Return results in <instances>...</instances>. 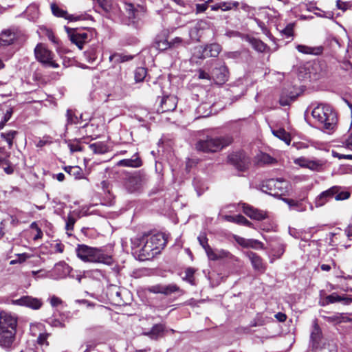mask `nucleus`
<instances>
[{
  "label": "nucleus",
  "mask_w": 352,
  "mask_h": 352,
  "mask_svg": "<svg viewBox=\"0 0 352 352\" xmlns=\"http://www.w3.org/2000/svg\"><path fill=\"white\" fill-rule=\"evenodd\" d=\"M134 248H141L139 250V258L142 261L149 260L160 254L166 244V239L163 233L144 234L131 240Z\"/></svg>",
  "instance_id": "1"
},
{
  "label": "nucleus",
  "mask_w": 352,
  "mask_h": 352,
  "mask_svg": "<svg viewBox=\"0 0 352 352\" xmlns=\"http://www.w3.org/2000/svg\"><path fill=\"white\" fill-rule=\"evenodd\" d=\"M16 318L7 314H0V347L10 351L14 348L16 333Z\"/></svg>",
  "instance_id": "2"
},
{
  "label": "nucleus",
  "mask_w": 352,
  "mask_h": 352,
  "mask_svg": "<svg viewBox=\"0 0 352 352\" xmlns=\"http://www.w3.org/2000/svg\"><path fill=\"white\" fill-rule=\"evenodd\" d=\"M311 116L318 126L324 131L331 132L337 125L338 118L332 107L326 104H318L311 110Z\"/></svg>",
  "instance_id": "3"
},
{
  "label": "nucleus",
  "mask_w": 352,
  "mask_h": 352,
  "mask_svg": "<svg viewBox=\"0 0 352 352\" xmlns=\"http://www.w3.org/2000/svg\"><path fill=\"white\" fill-rule=\"evenodd\" d=\"M76 253L77 256L84 262L101 263L108 265L113 262L112 256L102 248L79 244L76 248Z\"/></svg>",
  "instance_id": "4"
},
{
  "label": "nucleus",
  "mask_w": 352,
  "mask_h": 352,
  "mask_svg": "<svg viewBox=\"0 0 352 352\" xmlns=\"http://www.w3.org/2000/svg\"><path fill=\"white\" fill-rule=\"evenodd\" d=\"M232 142V138L230 136L207 137L206 139L199 140L196 143L195 148L204 153H215L228 146Z\"/></svg>",
  "instance_id": "5"
},
{
  "label": "nucleus",
  "mask_w": 352,
  "mask_h": 352,
  "mask_svg": "<svg viewBox=\"0 0 352 352\" xmlns=\"http://www.w3.org/2000/svg\"><path fill=\"white\" fill-rule=\"evenodd\" d=\"M37 61L46 67L58 68L59 65L54 60V54L43 43H38L34 50Z\"/></svg>",
  "instance_id": "6"
},
{
  "label": "nucleus",
  "mask_w": 352,
  "mask_h": 352,
  "mask_svg": "<svg viewBox=\"0 0 352 352\" xmlns=\"http://www.w3.org/2000/svg\"><path fill=\"white\" fill-rule=\"evenodd\" d=\"M146 175L136 172L125 178L124 187L129 192H140L147 183Z\"/></svg>",
  "instance_id": "7"
},
{
  "label": "nucleus",
  "mask_w": 352,
  "mask_h": 352,
  "mask_svg": "<svg viewBox=\"0 0 352 352\" xmlns=\"http://www.w3.org/2000/svg\"><path fill=\"white\" fill-rule=\"evenodd\" d=\"M263 190L274 197H281L287 192L288 183L283 179H271L263 184Z\"/></svg>",
  "instance_id": "8"
},
{
  "label": "nucleus",
  "mask_w": 352,
  "mask_h": 352,
  "mask_svg": "<svg viewBox=\"0 0 352 352\" xmlns=\"http://www.w3.org/2000/svg\"><path fill=\"white\" fill-rule=\"evenodd\" d=\"M148 291L153 294H161L165 296H170L175 293H179L182 295L184 293V292L175 283L168 285H155L149 287Z\"/></svg>",
  "instance_id": "9"
},
{
  "label": "nucleus",
  "mask_w": 352,
  "mask_h": 352,
  "mask_svg": "<svg viewBox=\"0 0 352 352\" xmlns=\"http://www.w3.org/2000/svg\"><path fill=\"white\" fill-rule=\"evenodd\" d=\"M11 303L14 305L23 306L34 310L39 309L42 305V300L31 296H23L19 299L12 300Z\"/></svg>",
  "instance_id": "10"
},
{
  "label": "nucleus",
  "mask_w": 352,
  "mask_h": 352,
  "mask_svg": "<svg viewBox=\"0 0 352 352\" xmlns=\"http://www.w3.org/2000/svg\"><path fill=\"white\" fill-rule=\"evenodd\" d=\"M229 161L238 170L243 171L247 169L250 164L249 157L243 152H236L229 155Z\"/></svg>",
  "instance_id": "11"
},
{
  "label": "nucleus",
  "mask_w": 352,
  "mask_h": 352,
  "mask_svg": "<svg viewBox=\"0 0 352 352\" xmlns=\"http://www.w3.org/2000/svg\"><path fill=\"white\" fill-rule=\"evenodd\" d=\"M177 105V98L173 95L163 96L160 100V107L157 109L158 113L174 111Z\"/></svg>",
  "instance_id": "12"
},
{
  "label": "nucleus",
  "mask_w": 352,
  "mask_h": 352,
  "mask_svg": "<svg viewBox=\"0 0 352 352\" xmlns=\"http://www.w3.org/2000/svg\"><path fill=\"white\" fill-rule=\"evenodd\" d=\"M69 40L75 44L80 50H82L85 43L90 41V34L86 32H78L76 30H72L68 32Z\"/></svg>",
  "instance_id": "13"
},
{
  "label": "nucleus",
  "mask_w": 352,
  "mask_h": 352,
  "mask_svg": "<svg viewBox=\"0 0 352 352\" xmlns=\"http://www.w3.org/2000/svg\"><path fill=\"white\" fill-rule=\"evenodd\" d=\"M241 205L243 212L252 219L262 221L267 218V213L265 211L255 208L245 203H241Z\"/></svg>",
  "instance_id": "14"
},
{
  "label": "nucleus",
  "mask_w": 352,
  "mask_h": 352,
  "mask_svg": "<svg viewBox=\"0 0 352 352\" xmlns=\"http://www.w3.org/2000/svg\"><path fill=\"white\" fill-rule=\"evenodd\" d=\"M71 267L65 262H60L55 265L50 272V278L58 280L67 277L71 272Z\"/></svg>",
  "instance_id": "15"
},
{
  "label": "nucleus",
  "mask_w": 352,
  "mask_h": 352,
  "mask_svg": "<svg viewBox=\"0 0 352 352\" xmlns=\"http://www.w3.org/2000/svg\"><path fill=\"white\" fill-rule=\"evenodd\" d=\"M209 252L207 256L210 260L218 261L221 259H228L231 261H237V258L229 251L224 249L208 248Z\"/></svg>",
  "instance_id": "16"
},
{
  "label": "nucleus",
  "mask_w": 352,
  "mask_h": 352,
  "mask_svg": "<svg viewBox=\"0 0 352 352\" xmlns=\"http://www.w3.org/2000/svg\"><path fill=\"white\" fill-rule=\"evenodd\" d=\"M235 241L245 248L263 249V243L258 240L253 239H245L239 236H234Z\"/></svg>",
  "instance_id": "17"
},
{
  "label": "nucleus",
  "mask_w": 352,
  "mask_h": 352,
  "mask_svg": "<svg viewBox=\"0 0 352 352\" xmlns=\"http://www.w3.org/2000/svg\"><path fill=\"white\" fill-rule=\"evenodd\" d=\"M337 192V186H333L321 192L315 199L316 207L323 206L329 199H332Z\"/></svg>",
  "instance_id": "18"
},
{
  "label": "nucleus",
  "mask_w": 352,
  "mask_h": 352,
  "mask_svg": "<svg viewBox=\"0 0 352 352\" xmlns=\"http://www.w3.org/2000/svg\"><path fill=\"white\" fill-rule=\"evenodd\" d=\"M295 164L302 168H307L311 170H318L322 164L318 160H311L305 157L296 158L294 160Z\"/></svg>",
  "instance_id": "19"
},
{
  "label": "nucleus",
  "mask_w": 352,
  "mask_h": 352,
  "mask_svg": "<svg viewBox=\"0 0 352 352\" xmlns=\"http://www.w3.org/2000/svg\"><path fill=\"white\" fill-rule=\"evenodd\" d=\"M246 255L251 261V263L255 270L261 272H265L266 266L262 258L259 255L251 251L248 252Z\"/></svg>",
  "instance_id": "20"
},
{
  "label": "nucleus",
  "mask_w": 352,
  "mask_h": 352,
  "mask_svg": "<svg viewBox=\"0 0 352 352\" xmlns=\"http://www.w3.org/2000/svg\"><path fill=\"white\" fill-rule=\"evenodd\" d=\"M228 69L222 65L219 67H215L211 73V78L218 84H223L228 80Z\"/></svg>",
  "instance_id": "21"
},
{
  "label": "nucleus",
  "mask_w": 352,
  "mask_h": 352,
  "mask_svg": "<svg viewBox=\"0 0 352 352\" xmlns=\"http://www.w3.org/2000/svg\"><path fill=\"white\" fill-rule=\"evenodd\" d=\"M142 164V160L139 157L138 153L134 154L131 158L121 160L117 163V165L119 166L131 168H138L140 167Z\"/></svg>",
  "instance_id": "22"
},
{
  "label": "nucleus",
  "mask_w": 352,
  "mask_h": 352,
  "mask_svg": "<svg viewBox=\"0 0 352 352\" xmlns=\"http://www.w3.org/2000/svg\"><path fill=\"white\" fill-rule=\"evenodd\" d=\"M51 9L53 14L57 17H62L69 21H79L81 19L80 16L69 15L67 11L61 9L55 3L51 5Z\"/></svg>",
  "instance_id": "23"
},
{
  "label": "nucleus",
  "mask_w": 352,
  "mask_h": 352,
  "mask_svg": "<svg viewBox=\"0 0 352 352\" xmlns=\"http://www.w3.org/2000/svg\"><path fill=\"white\" fill-rule=\"evenodd\" d=\"M165 331V327L162 324H155L151 329L147 332H144L143 334L149 337L152 340H157L158 338L163 336Z\"/></svg>",
  "instance_id": "24"
},
{
  "label": "nucleus",
  "mask_w": 352,
  "mask_h": 352,
  "mask_svg": "<svg viewBox=\"0 0 352 352\" xmlns=\"http://www.w3.org/2000/svg\"><path fill=\"white\" fill-rule=\"evenodd\" d=\"M221 46L218 43L207 45L203 50V56L207 57H217L221 51Z\"/></svg>",
  "instance_id": "25"
},
{
  "label": "nucleus",
  "mask_w": 352,
  "mask_h": 352,
  "mask_svg": "<svg viewBox=\"0 0 352 352\" xmlns=\"http://www.w3.org/2000/svg\"><path fill=\"white\" fill-rule=\"evenodd\" d=\"M245 40L251 44L255 50L259 52H263L266 50L267 48H268L267 45L262 41L254 37H251L248 35L245 36Z\"/></svg>",
  "instance_id": "26"
},
{
  "label": "nucleus",
  "mask_w": 352,
  "mask_h": 352,
  "mask_svg": "<svg viewBox=\"0 0 352 352\" xmlns=\"http://www.w3.org/2000/svg\"><path fill=\"white\" fill-rule=\"evenodd\" d=\"M18 133L19 132L17 131L9 130L1 133L0 138L1 140L7 143L8 148L11 149L13 146L14 140L16 138Z\"/></svg>",
  "instance_id": "27"
},
{
  "label": "nucleus",
  "mask_w": 352,
  "mask_h": 352,
  "mask_svg": "<svg viewBox=\"0 0 352 352\" xmlns=\"http://www.w3.org/2000/svg\"><path fill=\"white\" fill-rule=\"evenodd\" d=\"M296 49L300 53L313 55H319L322 54L323 51V48L321 46L313 47L304 45H298Z\"/></svg>",
  "instance_id": "28"
},
{
  "label": "nucleus",
  "mask_w": 352,
  "mask_h": 352,
  "mask_svg": "<svg viewBox=\"0 0 352 352\" xmlns=\"http://www.w3.org/2000/svg\"><path fill=\"white\" fill-rule=\"evenodd\" d=\"M123 292H124L123 289L117 287L116 286H113L110 288V296L112 300H113L116 304L120 305L124 303V301L122 298Z\"/></svg>",
  "instance_id": "29"
},
{
  "label": "nucleus",
  "mask_w": 352,
  "mask_h": 352,
  "mask_svg": "<svg viewBox=\"0 0 352 352\" xmlns=\"http://www.w3.org/2000/svg\"><path fill=\"white\" fill-rule=\"evenodd\" d=\"M342 300H345L346 304H349V302H351V300L350 298H342L338 296L336 293H333L332 294L325 297V298L320 303L322 306H326L329 304L334 303L336 302H340Z\"/></svg>",
  "instance_id": "30"
},
{
  "label": "nucleus",
  "mask_w": 352,
  "mask_h": 352,
  "mask_svg": "<svg viewBox=\"0 0 352 352\" xmlns=\"http://www.w3.org/2000/svg\"><path fill=\"white\" fill-rule=\"evenodd\" d=\"M15 39L14 33L6 30L0 34V47L11 45Z\"/></svg>",
  "instance_id": "31"
},
{
  "label": "nucleus",
  "mask_w": 352,
  "mask_h": 352,
  "mask_svg": "<svg viewBox=\"0 0 352 352\" xmlns=\"http://www.w3.org/2000/svg\"><path fill=\"white\" fill-rule=\"evenodd\" d=\"M321 339V330L318 324H314L311 333V347L317 348Z\"/></svg>",
  "instance_id": "32"
},
{
  "label": "nucleus",
  "mask_w": 352,
  "mask_h": 352,
  "mask_svg": "<svg viewBox=\"0 0 352 352\" xmlns=\"http://www.w3.org/2000/svg\"><path fill=\"white\" fill-rule=\"evenodd\" d=\"M64 170L66 173H67L71 176L74 177L76 179H80L85 177L84 172L82 169L78 166H65Z\"/></svg>",
  "instance_id": "33"
},
{
  "label": "nucleus",
  "mask_w": 352,
  "mask_h": 352,
  "mask_svg": "<svg viewBox=\"0 0 352 352\" xmlns=\"http://www.w3.org/2000/svg\"><path fill=\"white\" fill-rule=\"evenodd\" d=\"M89 148L96 154H104L109 151L108 145L104 142L91 144Z\"/></svg>",
  "instance_id": "34"
},
{
  "label": "nucleus",
  "mask_w": 352,
  "mask_h": 352,
  "mask_svg": "<svg viewBox=\"0 0 352 352\" xmlns=\"http://www.w3.org/2000/svg\"><path fill=\"white\" fill-rule=\"evenodd\" d=\"M284 201L288 204L291 209L295 210L298 212H304L307 210L306 206L302 203V201H297L292 199H284Z\"/></svg>",
  "instance_id": "35"
},
{
  "label": "nucleus",
  "mask_w": 352,
  "mask_h": 352,
  "mask_svg": "<svg viewBox=\"0 0 352 352\" xmlns=\"http://www.w3.org/2000/svg\"><path fill=\"white\" fill-rule=\"evenodd\" d=\"M272 133L274 136L285 142L287 144H289L291 142L290 135L286 132L284 129H278L277 130H272Z\"/></svg>",
  "instance_id": "36"
},
{
  "label": "nucleus",
  "mask_w": 352,
  "mask_h": 352,
  "mask_svg": "<svg viewBox=\"0 0 352 352\" xmlns=\"http://www.w3.org/2000/svg\"><path fill=\"white\" fill-rule=\"evenodd\" d=\"M275 160L269 154L261 153L256 155V162L259 165L273 164Z\"/></svg>",
  "instance_id": "37"
},
{
  "label": "nucleus",
  "mask_w": 352,
  "mask_h": 352,
  "mask_svg": "<svg viewBox=\"0 0 352 352\" xmlns=\"http://www.w3.org/2000/svg\"><path fill=\"white\" fill-rule=\"evenodd\" d=\"M315 352H337V346L333 343H324L322 346L320 344L314 348Z\"/></svg>",
  "instance_id": "38"
},
{
  "label": "nucleus",
  "mask_w": 352,
  "mask_h": 352,
  "mask_svg": "<svg viewBox=\"0 0 352 352\" xmlns=\"http://www.w3.org/2000/svg\"><path fill=\"white\" fill-rule=\"evenodd\" d=\"M85 56L89 63H94L98 56L97 46L93 45L89 50L85 52Z\"/></svg>",
  "instance_id": "39"
},
{
  "label": "nucleus",
  "mask_w": 352,
  "mask_h": 352,
  "mask_svg": "<svg viewBox=\"0 0 352 352\" xmlns=\"http://www.w3.org/2000/svg\"><path fill=\"white\" fill-rule=\"evenodd\" d=\"M296 98V95L289 94L288 95L285 92H283L279 100V102L282 106L289 105Z\"/></svg>",
  "instance_id": "40"
},
{
  "label": "nucleus",
  "mask_w": 352,
  "mask_h": 352,
  "mask_svg": "<svg viewBox=\"0 0 352 352\" xmlns=\"http://www.w3.org/2000/svg\"><path fill=\"white\" fill-rule=\"evenodd\" d=\"M133 58V56L126 55L123 54H114L109 57L111 61L114 60L116 63H124L131 60Z\"/></svg>",
  "instance_id": "41"
},
{
  "label": "nucleus",
  "mask_w": 352,
  "mask_h": 352,
  "mask_svg": "<svg viewBox=\"0 0 352 352\" xmlns=\"http://www.w3.org/2000/svg\"><path fill=\"white\" fill-rule=\"evenodd\" d=\"M195 272V270L192 267H188L185 270V276L183 277V280L187 281L190 285H195L194 274Z\"/></svg>",
  "instance_id": "42"
},
{
  "label": "nucleus",
  "mask_w": 352,
  "mask_h": 352,
  "mask_svg": "<svg viewBox=\"0 0 352 352\" xmlns=\"http://www.w3.org/2000/svg\"><path fill=\"white\" fill-rule=\"evenodd\" d=\"M147 70L144 67H138L135 71V80L136 82H142L145 78Z\"/></svg>",
  "instance_id": "43"
},
{
  "label": "nucleus",
  "mask_w": 352,
  "mask_h": 352,
  "mask_svg": "<svg viewBox=\"0 0 352 352\" xmlns=\"http://www.w3.org/2000/svg\"><path fill=\"white\" fill-rule=\"evenodd\" d=\"M221 5L222 11H228L232 8H236L239 6V3L234 1H222L221 2Z\"/></svg>",
  "instance_id": "44"
},
{
  "label": "nucleus",
  "mask_w": 352,
  "mask_h": 352,
  "mask_svg": "<svg viewBox=\"0 0 352 352\" xmlns=\"http://www.w3.org/2000/svg\"><path fill=\"white\" fill-rule=\"evenodd\" d=\"M235 223L245 226L250 228L253 227L252 223L248 221L245 217L241 214L235 215Z\"/></svg>",
  "instance_id": "45"
},
{
  "label": "nucleus",
  "mask_w": 352,
  "mask_h": 352,
  "mask_svg": "<svg viewBox=\"0 0 352 352\" xmlns=\"http://www.w3.org/2000/svg\"><path fill=\"white\" fill-rule=\"evenodd\" d=\"M32 275L36 280L39 278H50V272H46L44 270H40L38 271H32Z\"/></svg>",
  "instance_id": "46"
},
{
  "label": "nucleus",
  "mask_w": 352,
  "mask_h": 352,
  "mask_svg": "<svg viewBox=\"0 0 352 352\" xmlns=\"http://www.w3.org/2000/svg\"><path fill=\"white\" fill-rule=\"evenodd\" d=\"M68 147L72 153L82 151V148L80 145L79 140H74L68 142Z\"/></svg>",
  "instance_id": "47"
},
{
  "label": "nucleus",
  "mask_w": 352,
  "mask_h": 352,
  "mask_svg": "<svg viewBox=\"0 0 352 352\" xmlns=\"http://www.w3.org/2000/svg\"><path fill=\"white\" fill-rule=\"evenodd\" d=\"M350 197V193L347 191H340V188L337 186V192L334 195L336 200H345Z\"/></svg>",
  "instance_id": "48"
},
{
  "label": "nucleus",
  "mask_w": 352,
  "mask_h": 352,
  "mask_svg": "<svg viewBox=\"0 0 352 352\" xmlns=\"http://www.w3.org/2000/svg\"><path fill=\"white\" fill-rule=\"evenodd\" d=\"M78 117L74 113V112L68 109L67 111V124H76L78 123Z\"/></svg>",
  "instance_id": "49"
},
{
  "label": "nucleus",
  "mask_w": 352,
  "mask_h": 352,
  "mask_svg": "<svg viewBox=\"0 0 352 352\" xmlns=\"http://www.w3.org/2000/svg\"><path fill=\"white\" fill-rule=\"evenodd\" d=\"M199 244L201 245V247L204 249L206 254L208 253L209 250L208 248H212L208 244V239L207 237L204 235H200L197 238Z\"/></svg>",
  "instance_id": "50"
},
{
  "label": "nucleus",
  "mask_w": 352,
  "mask_h": 352,
  "mask_svg": "<svg viewBox=\"0 0 352 352\" xmlns=\"http://www.w3.org/2000/svg\"><path fill=\"white\" fill-rule=\"evenodd\" d=\"M280 33L283 35L286 36V37H291L294 34V24L289 23L283 30H281Z\"/></svg>",
  "instance_id": "51"
},
{
  "label": "nucleus",
  "mask_w": 352,
  "mask_h": 352,
  "mask_svg": "<svg viewBox=\"0 0 352 352\" xmlns=\"http://www.w3.org/2000/svg\"><path fill=\"white\" fill-rule=\"evenodd\" d=\"M65 221H66V226H65L66 230L67 231L73 230L74 224L76 223V219L69 214L67 216V219H65Z\"/></svg>",
  "instance_id": "52"
},
{
  "label": "nucleus",
  "mask_w": 352,
  "mask_h": 352,
  "mask_svg": "<svg viewBox=\"0 0 352 352\" xmlns=\"http://www.w3.org/2000/svg\"><path fill=\"white\" fill-rule=\"evenodd\" d=\"M52 143L50 137L45 136L42 139H39L38 142L36 143V146L38 148H41L47 144H50Z\"/></svg>",
  "instance_id": "53"
},
{
  "label": "nucleus",
  "mask_w": 352,
  "mask_h": 352,
  "mask_svg": "<svg viewBox=\"0 0 352 352\" xmlns=\"http://www.w3.org/2000/svg\"><path fill=\"white\" fill-rule=\"evenodd\" d=\"M157 48L160 50H165L170 48L169 41L167 40L160 41L156 43Z\"/></svg>",
  "instance_id": "54"
},
{
  "label": "nucleus",
  "mask_w": 352,
  "mask_h": 352,
  "mask_svg": "<svg viewBox=\"0 0 352 352\" xmlns=\"http://www.w3.org/2000/svg\"><path fill=\"white\" fill-rule=\"evenodd\" d=\"M100 8L106 12L111 10V3L109 0H101L98 1Z\"/></svg>",
  "instance_id": "55"
},
{
  "label": "nucleus",
  "mask_w": 352,
  "mask_h": 352,
  "mask_svg": "<svg viewBox=\"0 0 352 352\" xmlns=\"http://www.w3.org/2000/svg\"><path fill=\"white\" fill-rule=\"evenodd\" d=\"M46 36L49 38L50 41H51L54 44L58 45L59 40L57 38L55 35L54 34L53 32L50 30H47L46 31Z\"/></svg>",
  "instance_id": "56"
},
{
  "label": "nucleus",
  "mask_w": 352,
  "mask_h": 352,
  "mask_svg": "<svg viewBox=\"0 0 352 352\" xmlns=\"http://www.w3.org/2000/svg\"><path fill=\"white\" fill-rule=\"evenodd\" d=\"M182 43V39L180 37H175L171 41H169L170 48L178 47Z\"/></svg>",
  "instance_id": "57"
},
{
  "label": "nucleus",
  "mask_w": 352,
  "mask_h": 352,
  "mask_svg": "<svg viewBox=\"0 0 352 352\" xmlns=\"http://www.w3.org/2000/svg\"><path fill=\"white\" fill-rule=\"evenodd\" d=\"M198 78L199 79H206V80H210L211 78V76L206 72L205 71L202 70V69H199L198 70Z\"/></svg>",
  "instance_id": "58"
},
{
  "label": "nucleus",
  "mask_w": 352,
  "mask_h": 352,
  "mask_svg": "<svg viewBox=\"0 0 352 352\" xmlns=\"http://www.w3.org/2000/svg\"><path fill=\"white\" fill-rule=\"evenodd\" d=\"M207 106H208L207 104H202L199 105L197 108L198 113H201L203 117H207L210 114V111L208 113L203 112V110L205 108H206Z\"/></svg>",
  "instance_id": "59"
},
{
  "label": "nucleus",
  "mask_w": 352,
  "mask_h": 352,
  "mask_svg": "<svg viewBox=\"0 0 352 352\" xmlns=\"http://www.w3.org/2000/svg\"><path fill=\"white\" fill-rule=\"evenodd\" d=\"M208 8L207 3H202V4H197L196 5V12L197 13L204 12H205Z\"/></svg>",
  "instance_id": "60"
},
{
  "label": "nucleus",
  "mask_w": 352,
  "mask_h": 352,
  "mask_svg": "<svg viewBox=\"0 0 352 352\" xmlns=\"http://www.w3.org/2000/svg\"><path fill=\"white\" fill-rule=\"evenodd\" d=\"M61 302L62 300L56 296H52L50 299V304L52 307H56L59 305Z\"/></svg>",
  "instance_id": "61"
},
{
  "label": "nucleus",
  "mask_w": 352,
  "mask_h": 352,
  "mask_svg": "<svg viewBox=\"0 0 352 352\" xmlns=\"http://www.w3.org/2000/svg\"><path fill=\"white\" fill-rule=\"evenodd\" d=\"M241 55V53L238 51L229 52L226 53V56L228 58H238Z\"/></svg>",
  "instance_id": "62"
},
{
  "label": "nucleus",
  "mask_w": 352,
  "mask_h": 352,
  "mask_svg": "<svg viewBox=\"0 0 352 352\" xmlns=\"http://www.w3.org/2000/svg\"><path fill=\"white\" fill-rule=\"evenodd\" d=\"M274 316L279 322H285L287 319V316L282 312L277 313Z\"/></svg>",
  "instance_id": "63"
},
{
  "label": "nucleus",
  "mask_w": 352,
  "mask_h": 352,
  "mask_svg": "<svg viewBox=\"0 0 352 352\" xmlns=\"http://www.w3.org/2000/svg\"><path fill=\"white\" fill-rule=\"evenodd\" d=\"M346 144L347 148L352 150V131L349 134V137L346 138Z\"/></svg>",
  "instance_id": "64"
}]
</instances>
